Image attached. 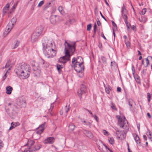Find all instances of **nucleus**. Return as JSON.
I'll return each mask as SVG.
<instances>
[{"mask_svg": "<svg viewBox=\"0 0 152 152\" xmlns=\"http://www.w3.org/2000/svg\"><path fill=\"white\" fill-rule=\"evenodd\" d=\"M44 3V2L43 1H42L39 2V3L38 4V7H41Z\"/></svg>", "mask_w": 152, "mask_h": 152, "instance_id": "09e8293b", "label": "nucleus"}, {"mask_svg": "<svg viewBox=\"0 0 152 152\" xmlns=\"http://www.w3.org/2000/svg\"><path fill=\"white\" fill-rule=\"evenodd\" d=\"M115 129L116 131L117 132H119V133H116V134L117 135H120L121 137H122L123 138H124L123 137V131H120L118 128H117L116 127H115L114 128ZM126 137L124 138H125Z\"/></svg>", "mask_w": 152, "mask_h": 152, "instance_id": "5701e85b", "label": "nucleus"}, {"mask_svg": "<svg viewBox=\"0 0 152 152\" xmlns=\"http://www.w3.org/2000/svg\"><path fill=\"white\" fill-rule=\"evenodd\" d=\"M46 123L44 122L42 124L40 125L39 127L37 128V130L36 133L38 134H40L44 130L46 126Z\"/></svg>", "mask_w": 152, "mask_h": 152, "instance_id": "f8f14e48", "label": "nucleus"}, {"mask_svg": "<svg viewBox=\"0 0 152 152\" xmlns=\"http://www.w3.org/2000/svg\"><path fill=\"white\" fill-rule=\"evenodd\" d=\"M6 93L7 94L10 95L12 93V91L13 90L12 88L10 86H7L6 87Z\"/></svg>", "mask_w": 152, "mask_h": 152, "instance_id": "aec40b11", "label": "nucleus"}, {"mask_svg": "<svg viewBox=\"0 0 152 152\" xmlns=\"http://www.w3.org/2000/svg\"><path fill=\"white\" fill-rule=\"evenodd\" d=\"M133 102V100L131 99H129L128 100V104L130 106V108H131L132 107V104Z\"/></svg>", "mask_w": 152, "mask_h": 152, "instance_id": "cd10ccee", "label": "nucleus"}, {"mask_svg": "<svg viewBox=\"0 0 152 152\" xmlns=\"http://www.w3.org/2000/svg\"><path fill=\"white\" fill-rule=\"evenodd\" d=\"M5 111L12 118H14L18 114V108L13 103H9L5 106Z\"/></svg>", "mask_w": 152, "mask_h": 152, "instance_id": "20e7f679", "label": "nucleus"}, {"mask_svg": "<svg viewBox=\"0 0 152 152\" xmlns=\"http://www.w3.org/2000/svg\"><path fill=\"white\" fill-rule=\"evenodd\" d=\"M127 12V10L126 9V7L123 4V6L121 8V12L122 13V14H125Z\"/></svg>", "mask_w": 152, "mask_h": 152, "instance_id": "bb28decb", "label": "nucleus"}, {"mask_svg": "<svg viewBox=\"0 0 152 152\" xmlns=\"http://www.w3.org/2000/svg\"><path fill=\"white\" fill-rule=\"evenodd\" d=\"M105 90L106 93L107 94H109L110 93V90L108 89V87H105Z\"/></svg>", "mask_w": 152, "mask_h": 152, "instance_id": "49530a36", "label": "nucleus"}, {"mask_svg": "<svg viewBox=\"0 0 152 152\" xmlns=\"http://www.w3.org/2000/svg\"><path fill=\"white\" fill-rule=\"evenodd\" d=\"M41 147V145L39 144H37L35 145L34 146L31 147L32 152H34L35 151L39 150Z\"/></svg>", "mask_w": 152, "mask_h": 152, "instance_id": "dca6fc26", "label": "nucleus"}, {"mask_svg": "<svg viewBox=\"0 0 152 152\" xmlns=\"http://www.w3.org/2000/svg\"><path fill=\"white\" fill-rule=\"evenodd\" d=\"M147 98H148V101L149 102L150 101V99L151 98V95L149 93H148L147 94Z\"/></svg>", "mask_w": 152, "mask_h": 152, "instance_id": "58836bf2", "label": "nucleus"}, {"mask_svg": "<svg viewBox=\"0 0 152 152\" xmlns=\"http://www.w3.org/2000/svg\"><path fill=\"white\" fill-rule=\"evenodd\" d=\"M97 19H98V20H96L97 24L98 26H100L101 25V22H100V21L99 20V19L97 18Z\"/></svg>", "mask_w": 152, "mask_h": 152, "instance_id": "bf43d9fd", "label": "nucleus"}, {"mask_svg": "<svg viewBox=\"0 0 152 152\" xmlns=\"http://www.w3.org/2000/svg\"><path fill=\"white\" fill-rule=\"evenodd\" d=\"M94 119L96 120V121L97 122H98V117L95 114L94 116Z\"/></svg>", "mask_w": 152, "mask_h": 152, "instance_id": "052dcab7", "label": "nucleus"}, {"mask_svg": "<svg viewBox=\"0 0 152 152\" xmlns=\"http://www.w3.org/2000/svg\"><path fill=\"white\" fill-rule=\"evenodd\" d=\"M96 31L94 30V33H93V35L92 36V37H93L94 38V36H95L96 33Z\"/></svg>", "mask_w": 152, "mask_h": 152, "instance_id": "338daca9", "label": "nucleus"}, {"mask_svg": "<svg viewBox=\"0 0 152 152\" xmlns=\"http://www.w3.org/2000/svg\"><path fill=\"white\" fill-rule=\"evenodd\" d=\"M111 107L113 110H117V109L113 102H111Z\"/></svg>", "mask_w": 152, "mask_h": 152, "instance_id": "72a5a7b5", "label": "nucleus"}, {"mask_svg": "<svg viewBox=\"0 0 152 152\" xmlns=\"http://www.w3.org/2000/svg\"><path fill=\"white\" fill-rule=\"evenodd\" d=\"M54 141V138L53 137H50L45 139L44 141V143L52 144Z\"/></svg>", "mask_w": 152, "mask_h": 152, "instance_id": "2eb2a0df", "label": "nucleus"}, {"mask_svg": "<svg viewBox=\"0 0 152 152\" xmlns=\"http://www.w3.org/2000/svg\"><path fill=\"white\" fill-rule=\"evenodd\" d=\"M148 132H147L146 133V135L148 136V135H149L150 136H152V135L151 134V131L150 130H149V129H148Z\"/></svg>", "mask_w": 152, "mask_h": 152, "instance_id": "603ef678", "label": "nucleus"}, {"mask_svg": "<svg viewBox=\"0 0 152 152\" xmlns=\"http://www.w3.org/2000/svg\"><path fill=\"white\" fill-rule=\"evenodd\" d=\"M58 10L61 14L62 13L63 8L61 6H59L58 8Z\"/></svg>", "mask_w": 152, "mask_h": 152, "instance_id": "a19ab883", "label": "nucleus"}, {"mask_svg": "<svg viewBox=\"0 0 152 152\" xmlns=\"http://www.w3.org/2000/svg\"><path fill=\"white\" fill-rule=\"evenodd\" d=\"M144 59L145 60V61H146V66L144 65V66L145 67H147L148 66V65L149 64V61L148 59V58H145V59Z\"/></svg>", "mask_w": 152, "mask_h": 152, "instance_id": "c03bdc74", "label": "nucleus"}, {"mask_svg": "<svg viewBox=\"0 0 152 152\" xmlns=\"http://www.w3.org/2000/svg\"><path fill=\"white\" fill-rule=\"evenodd\" d=\"M84 134L87 137L90 138H92L93 137V134L91 132L88 131H84Z\"/></svg>", "mask_w": 152, "mask_h": 152, "instance_id": "6ab92c4d", "label": "nucleus"}, {"mask_svg": "<svg viewBox=\"0 0 152 152\" xmlns=\"http://www.w3.org/2000/svg\"><path fill=\"white\" fill-rule=\"evenodd\" d=\"M11 125L13 126V127H15L16 126H19L20 124L18 122H12Z\"/></svg>", "mask_w": 152, "mask_h": 152, "instance_id": "7c9ffc66", "label": "nucleus"}, {"mask_svg": "<svg viewBox=\"0 0 152 152\" xmlns=\"http://www.w3.org/2000/svg\"><path fill=\"white\" fill-rule=\"evenodd\" d=\"M86 125L87 126H88L90 127H91V123H90L89 122H86Z\"/></svg>", "mask_w": 152, "mask_h": 152, "instance_id": "864d4df0", "label": "nucleus"}, {"mask_svg": "<svg viewBox=\"0 0 152 152\" xmlns=\"http://www.w3.org/2000/svg\"><path fill=\"white\" fill-rule=\"evenodd\" d=\"M65 46V56L60 57L58 60L60 63L64 64L70 60V57L72 56L75 51L76 44L75 42L70 43L65 40L64 44Z\"/></svg>", "mask_w": 152, "mask_h": 152, "instance_id": "f257e3e1", "label": "nucleus"}, {"mask_svg": "<svg viewBox=\"0 0 152 152\" xmlns=\"http://www.w3.org/2000/svg\"><path fill=\"white\" fill-rule=\"evenodd\" d=\"M100 14L102 16V17L106 21H107L106 19L105 18L104 16L102 15V12H100Z\"/></svg>", "mask_w": 152, "mask_h": 152, "instance_id": "13d9d810", "label": "nucleus"}, {"mask_svg": "<svg viewBox=\"0 0 152 152\" xmlns=\"http://www.w3.org/2000/svg\"><path fill=\"white\" fill-rule=\"evenodd\" d=\"M40 63H41L42 64H43V65H44L45 63L47 64V65H46L45 66H48V64L47 63V62H45V61L42 59H41V60ZM43 66H45V65H43Z\"/></svg>", "mask_w": 152, "mask_h": 152, "instance_id": "79ce46f5", "label": "nucleus"}, {"mask_svg": "<svg viewBox=\"0 0 152 152\" xmlns=\"http://www.w3.org/2000/svg\"><path fill=\"white\" fill-rule=\"evenodd\" d=\"M39 37V36L34 32L31 37V42L34 43L37 41Z\"/></svg>", "mask_w": 152, "mask_h": 152, "instance_id": "4468645a", "label": "nucleus"}, {"mask_svg": "<svg viewBox=\"0 0 152 152\" xmlns=\"http://www.w3.org/2000/svg\"><path fill=\"white\" fill-rule=\"evenodd\" d=\"M53 41L48 39L46 37H44L42 40L43 52L48 58H53L56 54V50L53 48Z\"/></svg>", "mask_w": 152, "mask_h": 152, "instance_id": "f03ea898", "label": "nucleus"}, {"mask_svg": "<svg viewBox=\"0 0 152 152\" xmlns=\"http://www.w3.org/2000/svg\"><path fill=\"white\" fill-rule=\"evenodd\" d=\"M43 29L44 26H39L37 28L35 31L34 33L39 37L42 34Z\"/></svg>", "mask_w": 152, "mask_h": 152, "instance_id": "ddd939ff", "label": "nucleus"}, {"mask_svg": "<svg viewBox=\"0 0 152 152\" xmlns=\"http://www.w3.org/2000/svg\"><path fill=\"white\" fill-rule=\"evenodd\" d=\"M147 10L146 8H143L142 9L141 11V14L142 15H144L146 12Z\"/></svg>", "mask_w": 152, "mask_h": 152, "instance_id": "a18cd8bd", "label": "nucleus"}, {"mask_svg": "<svg viewBox=\"0 0 152 152\" xmlns=\"http://www.w3.org/2000/svg\"><path fill=\"white\" fill-rule=\"evenodd\" d=\"M75 127V125L73 123H70L68 126L69 130L70 131H72L74 130Z\"/></svg>", "mask_w": 152, "mask_h": 152, "instance_id": "b1692460", "label": "nucleus"}, {"mask_svg": "<svg viewBox=\"0 0 152 152\" xmlns=\"http://www.w3.org/2000/svg\"><path fill=\"white\" fill-rule=\"evenodd\" d=\"M125 42L127 48L130 47L131 44L129 42L128 40H126L125 41Z\"/></svg>", "mask_w": 152, "mask_h": 152, "instance_id": "4c0bfd02", "label": "nucleus"}, {"mask_svg": "<svg viewBox=\"0 0 152 152\" xmlns=\"http://www.w3.org/2000/svg\"><path fill=\"white\" fill-rule=\"evenodd\" d=\"M75 70L77 72L82 73L84 69V66L83 64H72Z\"/></svg>", "mask_w": 152, "mask_h": 152, "instance_id": "0eeeda50", "label": "nucleus"}, {"mask_svg": "<svg viewBox=\"0 0 152 152\" xmlns=\"http://www.w3.org/2000/svg\"><path fill=\"white\" fill-rule=\"evenodd\" d=\"M121 88L120 87H118L117 88V91L118 92H120L121 91Z\"/></svg>", "mask_w": 152, "mask_h": 152, "instance_id": "680f3d73", "label": "nucleus"}, {"mask_svg": "<svg viewBox=\"0 0 152 152\" xmlns=\"http://www.w3.org/2000/svg\"><path fill=\"white\" fill-rule=\"evenodd\" d=\"M30 68L28 64L22 63L16 66L15 71L20 79H24L29 77L31 73Z\"/></svg>", "mask_w": 152, "mask_h": 152, "instance_id": "7ed1b4c3", "label": "nucleus"}, {"mask_svg": "<svg viewBox=\"0 0 152 152\" xmlns=\"http://www.w3.org/2000/svg\"><path fill=\"white\" fill-rule=\"evenodd\" d=\"M104 145L106 149L108 150L110 152H113L109 148H108L107 146L105 144H104Z\"/></svg>", "mask_w": 152, "mask_h": 152, "instance_id": "8fccbe9b", "label": "nucleus"}, {"mask_svg": "<svg viewBox=\"0 0 152 152\" xmlns=\"http://www.w3.org/2000/svg\"><path fill=\"white\" fill-rule=\"evenodd\" d=\"M108 140L110 143L111 145H113L114 143V140L113 137H111L109 138Z\"/></svg>", "mask_w": 152, "mask_h": 152, "instance_id": "c9c22d12", "label": "nucleus"}, {"mask_svg": "<svg viewBox=\"0 0 152 152\" xmlns=\"http://www.w3.org/2000/svg\"><path fill=\"white\" fill-rule=\"evenodd\" d=\"M103 132H104V134L105 135H108V132L107 131H106L105 130H103Z\"/></svg>", "mask_w": 152, "mask_h": 152, "instance_id": "4d7b16f0", "label": "nucleus"}, {"mask_svg": "<svg viewBox=\"0 0 152 152\" xmlns=\"http://www.w3.org/2000/svg\"><path fill=\"white\" fill-rule=\"evenodd\" d=\"M72 64H83V58L81 56H78L77 58L75 57L73 58L72 61Z\"/></svg>", "mask_w": 152, "mask_h": 152, "instance_id": "9b49d317", "label": "nucleus"}, {"mask_svg": "<svg viewBox=\"0 0 152 152\" xmlns=\"http://www.w3.org/2000/svg\"><path fill=\"white\" fill-rule=\"evenodd\" d=\"M56 15H52L50 16V20L51 23L53 25L55 24L56 23Z\"/></svg>", "mask_w": 152, "mask_h": 152, "instance_id": "a211bd4d", "label": "nucleus"}, {"mask_svg": "<svg viewBox=\"0 0 152 152\" xmlns=\"http://www.w3.org/2000/svg\"><path fill=\"white\" fill-rule=\"evenodd\" d=\"M91 28V24H89L87 26V30L88 31H90Z\"/></svg>", "mask_w": 152, "mask_h": 152, "instance_id": "37998d69", "label": "nucleus"}, {"mask_svg": "<svg viewBox=\"0 0 152 152\" xmlns=\"http://www.w3.org/2000/svg\"><path fill=\"white\" fill-rule=\"evenodd\" d=\"M111 67L112 69L116 67L117 66V64L115 61H111Z\"/></svg>", "mask_w": 152, "mask_h": 152, "instance_id": "c85d7f7f", "label": "nucleus"}, {"mask_svg": "<svg viewBox=\"0 0 152 152\" xmlns=\"http://www.w3.org/2000/svg\"><path fill=\"white\" fill-rule=\"evenodd\" d=\"M147 115L148 116V117L149 118H151V116L150 115V114L149 113H147Z\"/></svg>", "mask_w": 152, "mask_h": 152, "instance_id": "774afa93", "label": "nucleus"}, {"mask_svg": "<svg viewBox=\"0 0 152 152\" xmlns=\"http://www.w3.org/2000/svg\"><path fill=\"white\" fill-rule=\"evenodd\" d=\"M10 5L9 4H6V6L3 8V15H4L9 9Z\"/></svg>", "mask_w": 152, "mask_h": 152, "instance_id": "f3484780", "label": "nucleus"}, {"mask_svg": "<svg viewBox=\"0 0 152 152\" xmlns=\"http://www.w3.org/2000/svg\"><path fill=\"white\" fill-rule=\"evenodd\" d=\"M35 143V141L33 140H28V143L26 145L29 147H31Z\"/></svg>", "mask_w": 152, "mask_h": 152, "instance_id": "393cba45", "label": "nucleus"}, {"mask_svg": "<svg viewBox=\"0 0 152 152\" xmlns=\"http://www.w3.org/2000/svg\"><path fill=\"white\" fill-rule=\"evenodd\" d=\"M65 107V112L66 113H67L69 110V107H67V105H66Z\"/></svg>", "mask_w": 152, "mask_h": 152, "instance_id": "3c124183", "label": "nucleus"}, {"mask_svg": "<svg viewBox=\"0 0 152 152\" xmlns=\"http://www.w3.org/2000/svg\"><path fill=\"white\" fill-rule=\"evenodd\" d=\"M17 104L20 108L25 107L26 105V102L25 98L23 97H20Z\"/></svg>", "mask_w": 152, "mask_h": 152, "instance_id": "9d476101", "label": "nucleus"}, {"mask_svg": "<svg viewBox=\"0 0 152 152\" xmlns=\"http://www.w3.org/2000/svg\"><path fill=\"white\" fill-rule=\"evenodd\" d=\"M16 20V19L15 17H13L7 26H6V29L7 31H5L4 33V36H6L10 31L13 27V26L15 23Z\"/></svg>", "mask_w": 152, "mask_h": 152, "instance_id": "423d86ee", "label": "nucleus"}, {"mask_svg": "<svg viewBox=\"0 0 152 152\" xmlns=\"http://www.w3.org/2000/svg\"><path fill=\"white\" fill-rule=\"evenodd\" d=\"M85 109L87 111H88V112L89 113L92 115V116H93V115H94L93 114V113H92V112L90 110H88L87 109H86V108H85Z\"/></svg>", "mask_w": 152, "mask_h": 152, "instance_id": "6e6d98bb", "label": "nucleus"}, {"mask_svg": "<svg viewBox=\"0 0 152 152\" xmlns=\"http://www.w3.org/2000/svg\"><path fill=\"white\" fill-rule=\"evenodd\" d=\"M96 28L97 26L96 23H95L94 26V30L96 31Z\"/></svg>", "mask_w": 152, "mask_h": 152, "instance_id": "e2e57ef3", "label": "nucleus"}, {"mask_svg": "<svg viewBox=\"0 0 152 152\" xmlns=\"http://www.w3.org/2000/svg\"><path fill=\"white\" fill-rule=\"evenodd\" d=\"M143 139H144V140H147V137L145 135H143Z\"/></svg>", "mask_w": 152, "mask_h": 152, "instance_id": "69168bd1", "label": "nucleus"}, {"mask_svg": "<svg viewBox=\"0 0 152 152\" xmlns=\"http://www.w3.org/2000/svg\"><path fill=\"white\" fill-rule=\"evenodd\" d=\"M56 67L57 70L59 74H61V69L63 68L64 66L62 65H60L57 64H56Z\"/></svg>", "mask_w": 152, "mask_h": 152, "instance_id": "412c9836", "label": "nucleus"}, {"mask_svg": "<svg viewBox=\"0 0 152 152\" xmlns=\"http://www.w3.org/2000/svg\"><path fill=\"white\" fill-rule=\"evenodd\" d=\"M133 137L135 141L137 144L140 143V138L137 134H134Z\"/></svg>", "mask_w": 152, "mask_h": 152, "instance_id": "4be33fe9", "label": "nucleus"}, {"mask_svg": "<svg viewBox=\"0 0 152 152\" xmlns=\"http://www.w3.org/2000/svg\"><path fill=\"white\" fill-rule=\"evenodd\" d=\"M116 117L118 120V125L121 128L124 129L123 131V137L125 138L126 137V134L128 132L129 129L127 121L125 117H124V119L118 115H116Z\"/></svg>", "mask_w": 152, "mask_h": 152, "instance_id": "39448f33", "label": "nucleus"}, {"mask_svg": "<svg viewBox=\"0 0 152 152\" xmlns=\"http://www.w3.org/2000/svg\"><path fill=\"white\" fill-rule=\"evenodd\" d=\"M112 25L113 27V30H116L117 29V27L116 24L113 21H112Z\"/></svg>", "mask_w": 152, "mask_h": 152, "instance_id": "2f4dec72", "label": "nucleus"}, {"mask_svg": "<svg viewBox=\"0 0 152 152\" xmlns=\"http://www.w3.org/2000/svg\"><path fill=\"white\" fill-rule=\"evenodd\" d=\"M32 150L31 148H26L24 150V152H32Z\"/></svg>", "mask_w": 152, "mask_h": 152, "instance_id": "ea45409f", "label": "nucleus"}, {"mask_svg": "<svg viewBox=\"0 0 152 152\" xmlns=\"http://www.w3.org/2000/svg\"><path fill=\"white\" fill-rule=\"evenodd\" d=\"M10 62H11L10 60V59L8 60L7 61V62L6 63V64L5 65V67H3V68L9 67L10 65Z\"/></svg>", "mask_w": 152, "mask_h": 152, "instance_id": "e433bc0d", "label": "nucleus"}, {"mask_svg": "<svg viewBox=\"0 0 152 152\" xmlns=\"http://www.w3.org/2000/svg\"><path fill=\"white\" fill-rule=\"evenodd\" d=\"M122 17L124 19V22L126 23L127 21V20L128 19L127 16L125 14H122Z\"/></svg>", "mask_w": 152, "mask_h": 152, "instance_id": "f704fd0d", "label": "nucleus"}, {"mask_svg": "<svg viewBox=\"0 0 152 152\" xmlns=\"http://www.w3.org/2000/svg\"><path fill=\"white\" fill-rule=\"evenodd\" d=\"M86 88L85 86L83 84L80 86V89L78 91L77 93L80 99H82V96L86 93Z\"/></svg>", "mask_w": 152, "mask_h": 152, "instance_id": "1a4fd4ad", "label": "nucleus"}, {"mask_svg": "<svg viewBox=\"0 0 152 152\" xmlns=\"http://www.w3.org/2000/svg\"><path fill=\"white\" fill-rule=\"evenodd\" d=\"M101 57L103 63L104 64H107V60L106 57L103 56H101Z\"/></svg>", "mask_w": 152, "mask_h": 152, "instance_id": "c756f323", "label": "nucleus"}, {"mask_svg": "<svg viewBox=\"0 0 152 152\" xmlns=\"http://www.w3.org/2000/svg\"><path fill=\"white\" fill-rule=\"evenodd\" d=\"M32 66L34 71L33 73L35 76H37L39 75L41 73V70L38 64L35 63H33L32 64Z\"/></svg>", "mask_w": 152, "mask_h": 152, "instance_id": "6e6552de", "label": "nucleus"}, {"mask_svg": "<svg viewBox=\"0 0 152 152\" xmlns=\"http://www.w3.org/2000/svg\"><path fill=\"white\" fill-rule=\"evenodd\" d=\"M126 23L127 28L128 29L131 26V24L129 23L127 21L126 22H125Z\"/></svg>", "mask_w": 152, "mask_h": 152, "instance_id": "de8ad7c7", "label": "nucleus"}, {"mask_svg": "<svg viewBox=\"0 0 152 152\" xmlns=\"http://www.w3.org/2000/svg\"><path fill=\"white\" fill-rule=\"evenodd\" d=\"M20 44V42L17 40L15 41L13 44L12 45V48L13 49H15L17 48L19 46Z\"/></svg>", "mask_w": 152, "mask_h": 152, "instance_id": "a878e982", "label": "nucleus"}, {"mask_svg": "<svg viewBox=\"0 0 152 152\" xmlns=\"http://www.w3.org/2000/svg\"><path fill=\"white\" fill-rule=\"evenodd\" d=\"M132 73L133 75L134 74V73L135 72V69L133 65H132Z\"/></svg>", "mask_w": 152, "mask_h": 152, "instance_id": "5fc2aeb1", "label": "nucleus"}, {"mask_svg": "<svg viewBox=\"0 0 152 152\" xmlns=\"http://www.w3.org/2000/svg\"><path fill=\"white\" fill-rule=\"evenodd\" d=\"M98 47H99V48H102V44L101 43H100V42L99 43V44L98 45Z\"/></svg>", "mask_w": 152, "mask_h": 152, "instance_id": "0e129e2a", "label": "nucleus"}, {"mask_svg": "<svg viewBox=\"0 0 152 152\" xmlns=\"http://www.w3.org/2000/svg\"><path fill=\"white\" fill-rule=\"evenodd\" d=\"M135 79L136 80L137 82L138 83H140V77L137 75L135 76L134 77Z\"/></svg>", "mask_w": 152, "mask_h": 152, "instance_id": "473e14b6", "label": "nucleus"}]
</instances>
